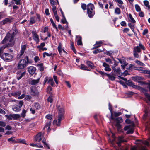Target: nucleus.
<instances>
[{
    "label": "nucleus",
    "instance_id": "f257e3e1",
    "mask_svg": "<svg viewBox=\"0 0 150 150\" xmlns=\"http://www.w3.org/2000/svg\"><path fill=\"white\" fill-rule=\"evenodd\" d=\"M15 35L14 32L11 34L10 33H8L4 40L2 41V44L6 43L0 47V57H1V54L3 53V51L4 49L6 47H11L13 46L14 44L13 39Z\"/></svg>",
    "mask_w": 150,
    "mask_h": 150
},
{
    "label": "nucleus",
    "instance_id": "f03ea898",
    "mask_svg": "<svg viewBox=\"0 0 150 150\" xmlns=\"http://www.w3.org/2000/svg\"><path fill=\"white\" fill-rule=\"evenodd\" d=\"M87 12L88 16L90 18H92L95 14V11H93V9L94 8V6L93 4L90 3L87 5Z\"/></svg>",
    "mask_w": 150,
    "mask_h": 150
},
{
    "label": "nucleus",
    "instance_id": "7ed1b4c3",
    "mask_svg": "<svg viewBox=\"0 0 150 150\" xmlns=\"http://www.w3.org/2000/svg\"><path fill=\"white\" fill-rule=\"evenodd\" d=\"M13 57L12 54L9 53H4L2 54L1 58L5 61L10 62L12 60Z\"/></svg>",
    "mask_w": 150,
    "mask_h": 150
},
{
    "label": "nucleus",
    "instance_id": "20e7f679",
    "mask_svg": "<svg viewBox=\"0 0 150 150\" xmlns=\"http://www.w3.org/2000/svg\"><path fill=\"white\" fill-rule=\"evenodd\" d=\"M23 105V102L21 100L19 101L18 105H14L13 106L12 109L16 112H18L21 110V108Z\"/></svg>",
    "mask_w": 150,
    "mask_h": 150
},
{
    "label": "nucleus",
    "instance_id": "39448f33",
    "mask_svg": "<svg viewBox=\"0 0 150 150\" xmlns=\"http://www.w3.org/2000/svg\"><path fill=\"white\" fill-rule=\"evenodd\" d=\"M19 62H21L26 67L28 65V64H31V62L28 59V57L27 56L24 57L22 59H21Z\"/></svg>",
    "mask_w": 150,
    "mask_h": 150
},
{
    "label": "nucleus",
    "instance_id": "423d86ee",
    "mask_svg": "<svg viewBox=\"0 0 150 150\" xmlns=\"http://www.w3.org/2000/svg\"><path fill=\"white\" fill-rule=\"evenodd\" d=\"M16 78L18 80H20L25 74V71L23 70H18L16 73Z\"/></svg>",
    "mask_w": 150,
    "mask_h": 150
},
{
    "label": "nucleus",
    "instance_id": "0eeeda50",
    "mask_svg": "<svg viewBox=\"0 0 150 150\" xmlns=\"http://www.w3.org/2000/svg\"><path fill=\"white\" fill-rule=\"evenodd\" d=\"M58 118L57 120H54L53 123L57 126H60V125L61 121L63 119L64 115H58Z\"/></svg>",
    "mask_w": 150,
    "mask_h": 150
},
{
    "label": "nucleus",
    "instance_id": "6e6552de",
    "mask_svg": "<svg viewBox=\"0 0 150 150\" xmlns=\"http://www.w3.org/2000/svg\"><path fill=\"white\" fill-rule=\"evenodd\" d=\"M30 94L33 96H36L38 94V92L36 87L34 86H31L30 88Z\"/></svg>",
    "mask_w": 150,
    "mask_h": 150
},
{
    "label": "nucleus",
    "instance_id": "1a4fd4ad",
    "mask_svg": "<svg viewBox=\"0 0 150 150\" xmlns=\"http://www.w3.org/2000/svg\"><path fill=\"white\" fill-rule=\"evenodd\" d=\"M117 143L119 146H121V143L123 142H126L127 141L124 139V137L123 136H119L117 138Z\"/></svg>",
    "mask_w": 150,
    "mask_h": 150
},
{
    "label": "nucleus",
    "instance_id": "9d476101",
    "mask_svg": "<svg viewBox=\"0 0 150 150\" xmlns=\"http://www.w3.org/2000/svg\"><path fill=\"white\" fill-rule=\"evenodd\" d=\"M26 46L25 45L22 46L20 50V54H18L17 56L18 59H19L23 55L26 50Z\"/></svg>",
    "mask_w": 150,
    "mask_h": 150
},
{
    "label": "nucleus",
    "instance_id": "9b49d317",
    "mask_svg": "<svg viewBox=\"0 0 150 150\" xmlns=\"http://www.w3.org/2000/svg\"><path fill=\"white\" fill-rule=\"evenodd\" d=\"M29 73L31 75L34 74H35L36 70V68L33 66H30L28 67L27 68Z\"/></svg>",
    "mask_w": 150,
    "mask_h": 150
},
{
    "label": "nucleus",
    "instance_id": "f8f14e48",
    "mask_svg": "<svg viewBox=\"0 0 150 150\" xmlns=\"http://www.w3.org/2000/svg\"><path fill=\"white\" fill-rule=\"evenodd\" d=\"M140 49L144 50H145V47H144L141 43H140L139 45L138 46H137L135 47L134 49V51H136L138 52H140Z\"/></svg>",
    "mask_w": 150,
    "mask_h": 150
},
{
    "label": "nucleus",
    "instance_id": "ddd939ff",
    "mask_svg": "<svg viewBox=\"0 0 150 150\" xmlns=\"http://www.w3.org/2000/svg\"><path fill=\"white\" fill-rule=\"evenodd\" d=\"M33 35V39L38 43L39 41V39L38 35L37 34L36 32L35 31H33L32 32Z\"/></svg>",
    "mask_w": 150,
    "mask_h": 150
},
{
    "label": "nucleus",
    "instance_id": "4468645a",
    "mask_svg": "<svg viewBox=\"0 0 150 150\" xmlns=\"http://www.w3.org/2000/svg\"><path fill=\"white\" fill-rule=\"evenodd\" d=\"M105 76H107L110 80L112 81L115 80V75L112 72L109 74L106 73Z\"/></svg>",
    "mask_w": 150,
    "mask_h": 150
},
{
    "label": "nucleus",
    "instance_id": "2eb2a0df",
    "mask_svg": "<svg viewBox=\"0 0 150 150\" xmlns=\"http://www.w3.org/2000/svg\"><path fill=\"white\" fill-rule=\"evenodd\" d=\"M34 140L35 142H40L42 140V133L40 132L37 134Z\"/></svg>",
    "mask_w": 150,
    "mask_h": 150
},
{
    "label": "nucleus",
    "instance_id": "dca6fc26",
    "mask_svg": "<svg viewBox=\"0 0 150 150\" xmlns=\"http://www.w3.org/2000/svg\"><path fill=\"white\" fill-rule=\"evenodd\" d=\"M143 143L145 145L141 146L140 147V150H147L145 146H149L150 144L149 142L148 141H145Z\"/></svg>",
    "mask_w": 150,
    "mask_h": 150
},
{
    "label": "nucleus",
    "instance_id": "f3484780",
    "mask_svg": "<svg viewBox=\"0 0 150 150\" xmlns=\"http://www.w3.org/2000/svg\"><path fill=\"white\" fill-rule=\"evenodd\" d=\"M12 19V18L11 17L6 18L1 21L2 24V25H4L5 24H6L7 23L11 22Z\"/></svg>",
    "mask_w": 150,
    "mask_h": 150
},
{
    "label": "nucleus",
    "instance_id": "a211bd4d",
    "mask_svg": "<svg viewBox=\"0 0 150 150\" xmlns=\"http://www.w3.org/2000/svg\"><path fill=\"white\" fill-rule=\"evenodd\" d=\"M76 37L77 39V45H82V37L79 35H77L76 36Z\"/></svg>",
    "mask_w": 150,
    "mask_h": 150
},
{
    "label": "nucleus",
    "instance_id": "6ab92c4d",
    "mask_svg": "<svg viewBox=\"0 0 150 150\" xmlns=\"http://www.w3.org/2000/svg\"><path fill=\"white\" fill-rule=\"evenodd\" d=\"M17 68L18 69H21V70H23V69L26 67L23 64H22L21 62H19L18 63L17 65Z\"/></svg>",
    "mask_w": 150,
    "mask_h": 150
},
{
    "label": "nucleus",
    "instance_id": "aec40b11",
    "mask_svg": "<svg viewBox=\"0 0 150 150\" xmlns=\"http://www.w3.org/2000/svg\"><path fill=\"white\" fill-rule=\"evenodd\" d=\"M58 115H64V109L63 108H60L59 106H58Z\"/></svg>",
    "mask_w": 150,
    "mask_h": 150
},
{
    "label": "nucleus",
    "instance_id": "412c9836",
    "mask_svg": "<svg viewBox=\"0 0 150 150\" xmlns=\"http://www.w3.org/2000/svg\"><path fill=\"white\" fill-rule=\"evenodd\" d=\"M39 79H38L36 80H32L30 82V83L31 85H36L39 83Z\"/></svg>",
    "mask_w": 150,
    "mask_h": 150
},
{
    "label": "nucleus",
    "instance_id": "4be33fe9",
    "mask_svg": "<svg viewBox=\"0 0 150 150\" xmlns=\"http://www.w3.org/2000/svg\"><path fill=\"white\" fill-rule=\"evenodd\" d=\"M126 84L129 86H132L133 88H135L137 86L135 85L134 83L131 81L128 80L126 82Z\"/></svg>",
    "mask_w": 150,
    "mask_h": 150
},
{
    "label": "nucleus",
    "instance_id": "5701e85b",
    "mask_svg": "<svg viewBox=\"0 0 150 150\" xmlns=\"http://www.w3.org/2000/svg\"><path fill=\"white\" fill-rule=\"evenodd\" d=\"M16 143H20L26 145L27 144L26 143L24 139H17L16 140Z\"/></svg>",
    "mask_w": 150,
    "mask_h": 150
},
{
    "label": "nucleus",
    "instance_id": "b1692460",
    "mask_svg": "<svg viewBox=\"0 0 150 150\" xmlns=\"http://www.w3.org/2000/svg\"><path fill=\"white\" fill-rule=\"evenodd\" d=\"M113 71L115 73L117 74L120 75L121 73V70L120 68H116L115 67H114V69H113Z\"/></svg>",
    "mask_w": 150,
    "mask_h": 150
},
{
    "label": "nucleus",
    "instance_id": "393cba45",
    "mask_svg": "<svg viewBox=\"0 0 150 150\" xmlns=\"http://www.w3.org/2000/svg\"><path fill=\"white\" fill-rule=\"evenodd\" d=\"M21 93V91H19L14 92H12L11 93V96H19Z\"/></svg>",
    "mask_w": 150,
    "mask_h": 150
},
{
    "label": "nucleus",
    "instance_id": "a878e982",
    "mask_svg": "<svg viewBox=\"0 0 150 150\" xmlns=\"http://www.w3.org/2000/svg\"><path fill=\"white\" fill-rule=\"evenodd\" d=\"M86 64L89 67H90L91 69L93 68L94 67L93 63L90 61H87L86 62Z\"/></svg>",
    "mask_w": 150,
    "mask_h": 150
},
{
    "label": "nucleus",
    "instance_id": "bb28decb",
    "mask_svg": "<svg viewBox=\"0 0 150 150\" xmlns=\"http://www.w3.org/2000/svg\"><path fill=\"white\" fill-rule=\"evenodd\" d=\"M80 69L83 70L90 71V70L88 69V67L83 64H81L80 67Z\"/></svg>",
    "mask_w": 150,
    "mask_h": 150
},
{
    "label": "nucleus",
    "instance_id": "cd10ccee",
    "mask_svg": "<svg viewBox=\"0 0 150 150\" xmlns=\"http://www.w3.org/2000/svg\"><path fill=\"white\" fill-rule=\"evenodd\" d=\"M115 121L116 123H120L123 122V120L122 117H118L117 118H115Z\"/></svg>",
    "mask_w": 150,
    "mask_h": 150
},
{
    "label": "nucleus",
    "instance_id": "c85d7f7f",
    "mask_svg": "<svg viewBox=\"0 0 150 150\" xmlns=\"http://www.w3.org/2000/svg\"><path fill=\"white\" fill-rule=\"evenodd\" d=\"M27 112V111L25 109H23L21 114V117L23 118H24L26 116V113Z\"/></svg>",
    "mask_w": 150,
    "mask_h": 150
},
{
    "label": "nucleus",
    "instance_id": "c756f323",
    "mask_svg": "<svg viewBox=\"0 0 150 150\" xmlns=\"http://www.w3.org/2000/svg\"><path fill=\"white\" fill-rule=\"evenodd\" d=\"M13 120H17L18 118H19L20 117V115L19 114H12Z\"/></svg>",
    "mask_w": 150,
    "mask_h": 150
},
{
    "label": "nucleus",
    "instance_id": "7c9ffc66",
    "mask_svg": "<svg viewBox=\"0 0 150 150\" xmlns=\"http://www.w3.org/2000/svg\"><path fill=\"white\" fill-rule=\"evenodd\" d=\"M47 83H50L52 86H53L54 84L52 78H49Z\"/></svg>",
    "mask_w": 150,
    "mask_h": 150
},
{
    "label": "nucleus",
    "instance_id": "2f4dec72",
    "mask_svg": "<svg viewBox=\"0 0 150 150\" xmlns=\"http://www.w3.org/2000/svg\"><path fill=\"white\" fill-rule=\"evenodd\" d=\"M104 50H102L99 49H97L94 51H93V54H96L99 52H101L104 51Z\"/></svg>",
    "mask_w": 150,
    "mask_h": 150
},
{
    "label": "nucleus",
    "instance_id": "473e14b6",
    "mask_svg": "<svg viewBox=\"0 0 150 150\" xmlns=\"http://www.w3.org/2000/svg\"><path fill=\"white\" fill-rule=\"evenodd\" d=\"M38 66L39 67V69L41 71H42L44 70V67H43L42 63L38 64Z\"/></svg>",
    "mask_w": 150,
    "mask_h": 150
},
{
    "label": "nucleus",
    "instance_id": "72a5a7b5",
    "mask_svg": "<svg viewBox=\"0 0 150 150\" xmlns=\"http://www.w3.org/2000/svg\"><path fill=\"white\" fill-rule=\"evenodd\" d=\"M137 68L135 67V66L133 64H130L129 66V68H127L128 69L132 70L136 69Z\"/></svg>",
    "mask_w": 150,
    "mask_h": 150
},
{
    "label": "nucleus",
    "instance_id": "f704fd0d",
    "mask_svg": "<svg viewBox=\"0 0 150 150\" xmlns=\"http://www.w3.org/2000/svg\"><path fill=\"white\" fill-rule=\"evenodd\" d=\"M135 63L141 66H144L145 65V64L142 62L139 61L138 60H137L135 61Z\"/></svg>",
    "mask_w": 150,
    "mask_h": 150
},
{
    "label": "nucleus",
    "instance_id": "c9c22d12",
    "mask_svg": "<svg viewBox=\"0 0 150 150\" xmlns=\"http://www.w3.org/2000/svg\"><path fill=\"white\" fill-rule=\"evenodd\" d=\"M129 21L130 22H131L132 23H135V20L132 17V16L131 14H129Z\"/></svg>",
    "mask_w": 150,
    "mask_h": 150
},
{
    "label": "nucleus",
    "instance_id": "e433bc0d",
    "mask_svg": "<svg viewBox=\"0 0 150 150\" xmlns=\"http://www.w3.org/2000/svg\"><path fill=\"white\" fill-rule=\"evenodd\" d=\"M5 116L9 120H11L13 119L12 114H11L9 115H6Z\"/></svg>",
    "mask_w": 150,
    "mask_h": 150
},
{
    "label": "nucleus",
    "instance_id": "4c0bfd02",
    "mask_svg": "<svg viewBox=\"0 0 150 150\" xmlns=\"http://www.w3.org/2000/svg\"><path fill=\"white\" fill-rule=\"evenodd\" d=\"M62 45L61 43H59L57 48L58 50L59 53L60 54L62 52Z\"/></svg>",
    "mask_w": 150,
    "mask_h": 150
},
{
    "label": "nucleus",
    "instance_id": "58836bf2",
    "mask_svg": "<svg viewBox=\"0 0 150 150\" xmlns=\"http://www.w3.org/2000/svg\"><path fill=\"white\" fill-rule=\"evenodd\" d=\"M52 88L50 86H49L47 88V93H50L51 95H53L52 93Z\"/></svg>",
    "mask_w": 150,
    "mask_h": 150
},
{
    "label": "nucleus",
    "instance_id": "ea45409f",
    "mask_svg": "<svg viewBox=\"0 0 150 150\" xmlns=\"http://www.w3.org/2000/svg\"><path fill=\"white\" fill-rule=\"evenodd\" d=\"M115 13L117 14H120L121 13L120 10V8L118 7H117L115 9Z\"/></svg>",
    "mask_w": 150,
    "mask_h": 150
},
{
    "label": "nucleus",
    "instance_id": "a19ab883",
    "mask_svg": "<svg viewBox=\"0 0 150 150\" xmlns=\"http://www.w3.org/2000/svg\"><path fill=\"white\" fill-rule=\"evenodd\" d=\"M50 22L52 24L53 27L54 28L57 30V27L55 24L54 23V22L53 21V19L52 18H50Z\"/></svg>",
    "mask_w": 150,
    "mask_h": 150
},
{
    "label": "nucleus",
    "instance_id": "79ce46f5",
    "mask_svg": "<svg viewBox=\"0 0 150 150\" xmlns=\"http://www.w3.org/2000/svg\"><path fill=\"white\" fill-rule=\"evenodd\" d=\"M35 22L34 17H31L30 18V24H33Z\"/></svg>",
    "mask_w": 150,
    "mask_h": 150
},
{
    "label": "nucleus",
    "instance_id": "37998d69",
    "mask_svg": "<svg viewBox=\"0 0 150 150\" xmlns=\"http://www.w3.org/2000/svg\"><path fill=\"white\" fill-rule=\"evenodd\" d=\"M34 107L36 110H38L40 108V106L38 103H36L34 104Z\"/></svg>",
    "mask_w": 150,
    "mask_h": 150
},
{
    "label": "nucleus",
    "instance_id": "c03bdc74",
    "mask_svg": "<svg viewBox=\"0 0 150 150\" xmlns=\"http://www.w3.org/2000/svg\"><path fill=\"white\" fill-rule=\"evenodd\" d=\"M135 7L137 11L139 12L141 11V8L138 5L135 4Z\"/></svg>",
    "mask_w": 150,
    "mask_h": 150
},
{
    "label": "nucleus",
    "instance_id": "a18cd8bd",
    "mask_svg": "<svg viewBox=\"0 0 150 150\" xmlns=\"http://www.w3.org/2000/svg\"><path fill=\"white\" fill-rule=\"evenodd\" d=\"M52 96L53 95H51L50 96H49L47 99V100L48 102H50V103L52 102L53 101V99L52 97Z\"/></svg>",
    "mask_w": 150,
    "mask_h": 150
},
{
    "label": "nucleus",
    "instance_id": "49530a36",
    "mask_svg": "<svg viewBox=\"0 0 150 150\" xmlns=\"http://www.w3.org/2000/svg\"><path fill=\"white\" fill-rule=\"evenodd\" d=\"M71 48L72 49L74 53H76V50L74 47V43L71 42Z\"/></svg>",
    "mask_w": 150,
    "mask_h": 150
},
{
    "label": "nucleus",
    "instance_id": "de8ad7c7",
    "mask_svg": "<svg viewBox=\"0 0 150 150\" xmlns=\"http://www.w3.org/2000/svg\"><path fill=\"white\" fill-rule=\"evenodd\" d=\"M144 4L145 6L148 7L149 9L150 8V6L149 5V2L147 0H145L144 1Z\"/></svg>",
    "mask_w": 150,
    "mask_h": 150
},
{
    "label": "nucleus",
    "instance_id": "09e8293b",
    "mask_svg": "<svg viewBox=\"0 0 150 150\" xmlns=\"http://www.w3.org/2000/svg\"><path fill=\"white\" fill-rule=\"evenodd\" d=\"M81 5L82 8L83 10H85L86 9L87 6L86 4L84 3H82L81 4Z\"/></svg>",
    "mask_w": 150,
    "mask_h": 150
},
{
    "label": "nucleus",
    "instance_id": "8fccbe9b",
    "mask_svg": "<svg viewBox=\"0 0 150 150\" xmlns=\"http://www.w3.org/2000/svg\"><path fill=\"white\" fill-rule=\"evenodd\" d=\"M128 26H129L132 31H134V27L133 25H132L131 23H128Z\"/></svg>",
    "mask_w": 150,
    "mask_h": 150
},
{
    "label": "nucleus",
    "instance_id": "3c124183",
    "mask_svg": "<svg viewBox=\"0 0 150 150\" xmlns=\"http://www.w3.org/2000/svg\"><path fill=\"white\" fill-rule=\"evenodd\" d=\"M42 142L45 148H47L48 149H50V147L48 144H47L46 142L43 140L42 141Z\"/></svg>",
    "mask_w": 150,
    "mask_h": 150
},
{
    "label": "nucleus",
    "instance_id": "603ef678",
    "mask_svg": "<svg viewBox=\"0 0 150 150\" xmlns=\"http://www.w3.org/2000/svg\"><path fill=\"white\" fill-rule=\"evenodd\" d=\"M52 55V53H50V54L48 53L45 52L43 53V57L45 58V55L47 56H50Z\"/></svg>",
    "mask_w": 150,
    "mask_h": 150
},
{
    "label": "nucleus",
    "instance_id": "864d4df0",
    "mask_svg": "<svg viewBox=\"0 0 150 150\" xmlns=\"http://www.w3.org/2000/svg\"><path fill=\"white\" fill-rule=\"evenodd\" d=\"M63 17V18L62 19L61 22L63 24H64L66 23L67 24V25L68 23L65 17L64 16V17Z\"/></svg>",
    "mask_w": 150,
    "mask_h": 150
},
{
    "label": "nucleus",
    "instance_id": "5fc2aeb1",
    "mask_svg": "<svg viewBox=\"0 0 150 150\" xmlns=\"http://www.w3.org/2000/svg\"><path fill=\"white\" fill-rule=\"evenodd\" d=\"M134 132V130L132 129H129L126 132V134H132Z\"/></svg>",
    "mask_w": 150,
    "mask_h": 150
},
{
    "label": "nucleus",
    "instance_id": "6e6d98bb",
    "mask_svg": "<svg viewBox=\"0 0 150 150\" xmlns=\"http://www.w3.org/2000/svg\"><path fill=\"white\" fill-rule=\"evenodd\" d=\"M52 10L54 14H57L56 8L55 6H53Z\"/></svg>",
    "mask_w": 150,
    "mask_h": 150
},
{
    "label": "nucleus",
    "instance_id": "4d7b16f0",
    "mask_svg": "<svg viewBox=\"0 0 150 150\" xmlns=\"http://www.w3.org/2000/svg\"><path fill=\"white\" fill-rule=\"evenodd\" d=\"M97 71L102 76H105L106 73H105L104 72H103L100 71Z\"/></svg>",
    "mask_w": 150,
    "mask_h": 150
},
{
    "label": "nucleus",
    "instance_id": "13d9d810",
    "mask_svg": "<svg viewBox=\"0 0 150 150\" xmlns=\"http://www.w3.org/2000/svg\"><path fill=\"white\" fill-rule=\"evenodd\" d=\"M6 125V123L3 121H0V126L4 127Z\"/></svg>",
    "mask_w": 150,
    "mask_h": 150
},
{
    "label": "nucleus",
    "instance_id": "bf43d9fd",
    "mask_svg": "<svg viewBox=\"0 0 150 150\" xmlns=\"http://www.w3.org/2000/svg\"><path fill=\"white\" fill-rule=\"evenodd\" d=\"M8 140L9 142H11L12 143H16V140H15L13 138L11 137L10 138L8 139Z\"/></svg>",
    "mask_w": 150,
    "mask_h": 150
},
{
    "label": "nucleus",
    "instance_id": "052dcab7",
    "mask_svg": "<svg viewBox=\"0 0 150 150\" xmlns=\"http://www.w3.org/2000/svg\"><path fill=\"white\" fill-rule=\"evenodd\" d=\"M113 53V52L110 50L109 51H107L105 52V54L107 55L110 56Z\"/></svg>",
    "mask_w": 150,
    "mask_h": 150
},
{
    "label": "nucleus",
    "instance_id": "680f3d73",
    "mask_svg": "<svg viewBox=\"0 0 150 150\" xmlns=\"http://www.w3.org/2000/svg\"><path fill=\"white\" fill-rule=\"evenodd\" d=\"M104 70L105 71H110L111 70V68L109 67V66H108L107 67H106L105 68Z\"/></svg>",
    "mask_w": 150,
    "mask_h": 150
},
{
    "label": "nucleus",
    "instance_id": "e2e57ef3",
    "mask_svg": "<svg viewBox=\"0 0 150 150\" xmlns=\"http://www.w3.org/2000/svg\"><path fill=\"white\" fill-rule=\"evenodd\" d=\"M51 124V121H50L48 123H47L45 126V128H47L48 127V129H50V125Z\"/></svg>",
    "mask_w": 150,
    "mask_h": 150
},
{
    "label": "nucleus",
    "instance_id": "0e129e2a",
    "mask_svg": "<svg viewBox=\"0 0 150 150\" xmlns=\"http://www.w3.org/2000/svg\"><path fill=\"white\" fill-rule=\"evenodd\" d=\"M40 60L39 57L38 56H35L34 58V60L35 63L37 62Z\"/></svg>",
    "mask_w": 150,
    "mask_h": 150
},
{
    "label": "nucleus",
    "instance_id": "69168bd1",
    "mask_svg": "<svg viewBox=\"0 0 150 150\" xmlns=\"http://www.w3.org/2000/svg\"><path fill=\"white\" fill-rule=\"evenodd\" d=\"M133 54L134 57L136 58H139V55L136 51H134Z\"/></svg>",
    "mask_w": 150,
    "mask_h": 150
},
{
    "label": "nucleus",
    "instance_id": "338daca9",
    "mask_svg": "<svg viewBox=\"0 0 150 150\" xmlns=\"http://www.w3.org/2000/svg\"><path fill=\"white\" fill-rule=\"evenodd\" d=\"M46 118L47 119L51 120L52 118V115L48 114L46 116Z\"/></svg>",
    "mask_w": 150,
    "mask_h": 150
},
{
    "label": "nucleus",
    "instance_id": "774afa93",
    "mask_svg": "<svg viewBox=\"0 0 150 150\" xmlns=\"http://www.w3.org/2000/svg\"><path fill=\"white\" fill-rule=\"evenodd\" d=\"M116 126L117 127L118 129H120L121 128V125L120 124V123H116Z\"/></svg>",
    "mask_w": 150,
    "mask_h": 150
}]
</instances>
